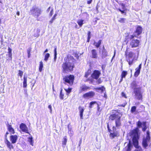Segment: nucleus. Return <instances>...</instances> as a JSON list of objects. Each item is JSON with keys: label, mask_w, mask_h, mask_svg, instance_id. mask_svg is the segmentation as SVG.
Returning a JSON list of instances; mask_svg holds the SVG:
<instances>
[{"label": "nucleus", "mask_w": 151, "mask_h": 151, "mask_svg": "<svg viewBox=\"0 0 151 151\" xmlns=\"http://www.w3.org/2000/svg\"><path fill=\"white\" fill-rule=\"evenodd\" d=\"M65 62L62 65V71L63 72L67 73L73 70L74 67L73 62L74 59L71 55H68L67 58L64 59Z\"/></svg>", "instance_id": "f257e3e1"}, {"label": "nucleus", "mask_w": 151, "mask_h": 151, "mask_svg": "<svg viewBox=\"0 0 151 151\" xmlns=\"http://www.w3.org/2000/svg\"><path fill=\"white\" fill-rule=\"evenodd\" d=\"M130 134L133 137V144L135 147L137 148L134 151H142L141 147L138 145L139 135L137 130V129L132 130Z\"/></svg>", "instance_id": "f03ea898"}, {"label": "nucleus", "mask_w": 151, "mask_h": 151, "mask_svg": "<svg viewBox=\"0 0 151 151\" xmlns=\"http://www.w3.org/2000/svg\"><path fill=\"white\" fill-rule=\"evenodd\" d=\"M128 49V47L127 48V50L125 52L126 54H127L126 57L127 58V61L129 65H132L133 63V61L134 59V57L135 54L132 52H130L128 53H126Z\"/></svg>", "instance_id": "7ed1b4c3"}, {"label": "nucleus", "mask_w": 151, "mask_h": 151, "mask_svg": "<svg viewBox=\"0 0 151 151\" xmlns=\"http://www.w3.org/2000/svg\"><path fill=\"white\" fill-rule=\"evenodd\" d=\"M30 13L34 17H37L41 14L42 11L40 9L34 6L30 9Z\"/></svg>", "instance_id": "20e7f679"}, {"label": "nucleus", "mask_w": 151, "mask_h": 151, "mask_svg": "<svg viewBox=\"0 0 151 151\" xmlns=\"http://www.w3.org/2000/svg\"><path fill=\"white\" fill-rule=\"evenodd\" d=\"M150 132L149 130H147L146 132V135L145 138H144L142 142V145L145 148H146L148 146V143L150 142Z\"/></svg>", "instance_id": "39448f33"}, {"label": "nucleus", "mask_w": 151, "mask_h": 151, "mask_svg": "<svg viewBox=\"0 0 151 151\" xmlns=\"http://www.w3.org/2000/svg\"><path fill=\"white\" fill-rule=\"evenodd\" d=\"M134 94L135 99L138 100H141L142 99V93L141 91V88L133 91Z\"/></svg>", "instance_id": "423d86ee"}, {"label": "nucleus", "mask_w": 151, "mask_h": 151, "mask_svg": "<svg viewBox=\"0 0 151 151\" xmlns=\"http://www.w3.org/2000/svg\"><path fill=\"white\" fill-rule=\"evenodd\" d=\"M142 29L141 27L139 26L136 29V30L134 32L133 35L129 36V39H132L134 37H137L139 36L142 32Z\"/></svg>", "instance_id": "0eeeda50"}, {"label": "nucleus", "mask_w": 151, "mask_h": 151, "mask_svg": "<svg viewBox=\"0 0 151 151\" xmlns=\"http://www.w3.org/2000/svg\"><path fill=\"white\" fill-rule=\"evenodd\" d=\"M138 83L135 80H134L130 84V88L132 89L133 91L141 88V87L138 84Z\"/></svg>", "instance_id": "6e6552de"}, {"label": "nucleus", "mask_w": 151, "mask_h": 151, "mask_svg": "<svg viewBox=\"0 0 151 151\" xmlns=\"http://www.w3.org/2000/svg\"><path fill=\"white\" fill-rule=\"evenodd\" d=\"M130 40V47H135L138 46L139 43V41L137 39H129Z\"/></svg>", "instance_id": "1a4fd4ad"}, {"label": "nucleus", "mask_w": 151, "mask_h": 151, "mask_svg": "<svg viewBox=\"0 0 151 151\" xmlns=\"http://www.w3.org/2000/svg\"><path fill=\"white\" fill-rule=\"evenodd\" d=\"M146 123V122H142L140 121H138L137 122V126L139 128H142V131L143 132H145L147 128Z\"/></svg>", "instance_id": "9d476101"}, {"label": "nucleus", "mask_w": 151, "mask_h": 151, "mask_svg": "<svg viewBox=\"0 0 151 151\" xmlns=\"http://www.w3.org/2000/svg\"><path fill=\"white\" fill-rule=\"evenodd\" d=\"M74 79V76L72 75H70L65 76L64 80L65 82L68 83L70 85H72L73 83Z\"/></svg>", "instance_id": "9b49d317"}, {"label": "nucleus", "mask_w": 151, "mask_h": 151, "mask_svg": "<svg viewBox=\"0 0 151 151\" xmlns=\"http://www.w3.org/2000/svg\"><path fill=\"white\" fill-rule=\"evenodd\" d=\"M121 116L122 115H120L119 113L116 112L115 114H111L109 117V118L111 120H114L115 121L119 119H121Z\"/></svg>", "instance_id": "f8f14e48"}, {"label": "nucleus", "mask_w": 151, "mask_h": 151, "mask_svg": "<svg viewBox=\"0 0 151 151\" xmlns=\"http://www.w3.org/2000/svg\"><path fill=\"white\" fill-rule=\"evenodd\" d=\"M95 93L93 91H90L84 94L83 97L86 99H89L93 97L95 95Z\"/></svg>", "instance_id": "ddd939ff"}, {"label": "nucleus", "mask_w": 151, "mask_h": 151, "mask_svg": "<svg viewBox=\"0 0 151 151\" xmlns=\"http://www.w3.org/2000/svg\"><path fill=\"white\" fill-rule=\"evenodd\" d=\"M19 128L23 132L29 133L28 128L25 124L22 123L20 125Z\"/></svg>", "instance_id": "4468645a"}, {"label": "nucleus", "mask_w": 151, "mask_h": 151, "mask_svg": "<svg viewBox=\"0 0 151 151\" xmlns=\"http://www.w3.org/2000/svg\"><path fill=\"white\" fill-rule=\"evenodd\" d=\"M100 74L101 73L99 71L95 70L91 75V77L93 78L97 79L99 77Z\"/></svg>", "instance_id": "2eb2a0df"}, {"label": "nucleus", "mask_w": 151, "mask_h": 151, "mask_svg": "<svg viewBox=\"0 0 151 151\" xmlns=\"http://www.w3.org/2000/svg\"><path fill=\"white\" fill-rule=\"evenodd\" d=\"M17 138L18 136L16 135H12L10 137V140L12 144H14L16 143Z\"/></svg>", "instance_id": "dca6fc26"}, {"label": "nucleus", "mask_w": 151, "mask_h": 151, "mask_svg": "<svg viewBox=\"0 0 151 151\" xmlns=\"http://www.w3.org/2000/svg\"><path fill=\"white\" fill-rule=\"evenodd\" d=\"M133 146L130 142L127 145L124 149V151H131Z\"/></svg>", "instance_id": "f3484780"}, {"label": "nucleus", "mask_w": 151, "mask_h": 151, "mask_svg": "<svg viewBox=\"0 0 151 151\" xmlns=\"http://www.w3.org/2000/svg\"><path fill=\"white\" fill-rule=\"evenodd\" d=\"M91 58H93L97 59L98 58V55L96 50H92L91 51Z\"/></svg>", "instance_id": "a211bd4d"}, {"label": "nucleus", "mask_w": 151, "mask_h": 151, "mask_svg": "<svg viewBox=\"0 0 151 151\" xmlns=\"http://www.w3.org/2000/svg\"><path fill=\"white\" fill-rule=\"evenodd\" d=\"M142 67V64H140L138 68H137L136 69V71L135 72L134 76L135 77H137L138 75L139 74L140 72V70L141 68Z\"/></svg>", "instance_id": "6ab92c4d"}, {"label": "nucleus", "mask_w": 151, "mask_h": 151, "mask_svg": "<svg viewBox=\"0 0 151 151\" xmlns=\"http://www.w3.org/2000/svg\"><path fill=\"white\" fill-rule=\"evenodd\" d=\"M5 143L6 144L7 147L10 150L13 148V145L12 144L6 139L5 141Z\"/></svg>", "instance_id": "aec40b11"}, {"label": "nucleus", "mask_w": 151, "mask_h": 151, "mask_svg": "<svg viewBox=\"0 0 151 151\" xmlns=\"http://www.w3.org/2000/svg\"><path fill=\"white\" fill-rule=\"evenodd\" d=\"M7 127L8 130L11 133V134H14V130L11 125L8 124Z\"/></svg>", "instance_id": "412c9836"}, {"label": "nucleus", "mask_w": 151, "mask_h": 151, "mask_svg": "<svg viewBox=\"0 0 151 151\" xmlns=\"http://www.w3.org/2000/svg\"><path fill=\"white\" fill-rule=\"evenodd\" d=\"M116 127L117 128H119L121 125V119H119L118 120L115 121Z\"/></svg>", "instance_id": "4be33fe9"}, {"label": "nucleus", "mask_w": 151, "mask_h": 151, "mask_svg": "<svg viewBox=\"0 0 151 151\" xmlns=\"http://www.w3.org/2000/svg\"><path fill=\"white\" fill-rule=\"evenodd\" d=\"M79 110L80 115L81 119H83V113L84 111V109L81 106H79Z\"/></svg>", "instance_id": "5701e85b"}, {"label": "nucleus", "mask_w": 151, "mask_h": 151, "mask_svg": "<svg viewBox=\"0 0 151 151\" xmlns=\"http://www.w3.org/2000/svg\"><path fill=\"white\" fill-rule=\"evenodd\" d=\"M89 88V87H87L86 86H83L81 87V90L80 92H81L82 91H85L87 90Z\"/></svg>", "instance_id": "b1692460"}, {"label": "nucleus", "mask_w": 151, "mask_h": 151, "mask_svg": "<svg viewBox=\"0 0 151 151\" xmlns=\"http://www.w3.org/2000/svg\"><path fill=\"white\" fill-rule=\"evenodd\" d=\"M118 134L116 132H114L113 133H111L110 136L112 138H114L116 137L117 136Z\"/></svg>", "instance_id": "393cba45"}, {"label": "nucleus", "mask_w": 151, "mask_h": 151, "mask_svg": "<svg viewBox=\"0 0 151 151\" xmlns=\"http://www.w3.org/2000/svg\"><path fill=\"white\" fill-rule=\"evenodd\" d=\"M95 89L97 90H96V91L98 92H99V91H100L102 93L105 90V88L104 86H102L101 87L95 88Z\"/></svg>", "instance_id": "a878e982"}, {"label": "nucleus", "mask_w": 151, "mask_h": 151, "mask_svg": "<svg viewBox=\"0 0 151 151\" xmlns=\"http://www.w3.org/2000/svg\"><path fill=\"white\" fill-rule=\"evenodd\" d=\"M67 141V139L66 136L64 137L63 138V139L62 141L63 146V147H65L66 145V144Z\"/></svg>", "instance_id": "bb28decb"}, {"label": "nucleus", "mask_w": 151, "mask_h": 151, "mask_svg": "<svg viewBox=\"0 0 151 151\" xmlns=\"http://www.w3.org/2000/svg\"><path fill=\"white\" fill-rule=\"evenodd\" d=\"M84 20L82 19H79L77 21V23L79 26L80 27H81L82 26L83 24Z\"/></svg>", "instance_id": "cd10ccee"}, {"label": "nucleus", "mask_w": 151, "mask_h": 151, "mask_svg": "<svg viewBox=\"0 0 151 151\" xmlns=\"http://www.w3.org/2000/svg\"><path fill=\"white\" fill-rule=\"evenodd\" d=\"M107 55V53L106 50L104 48V50H103L102 58L103 59L106 58Z\"/></svg>", "instance_id": "c85d7f7f"}, {"label": "nucleus", "mask_w": 151, "mask_h": 151, "mask_svg": "<svg viewBox=\"0 0 151 151\" xmlns=\"http://www.w3.org/2000/svg\"><path fill=\"white\" fill-rule=\"evenodd\" d=\"M27 77L24 76V81L23 82V87L24 88H26L27 86Z\"/></svg>", "instance_id": "c756f323"}, {"label": "nucleus", "mask_w": 151, "mask_h": 151, "mask_svg": "<svg viewBox=\"0 0 151 151\" xmlns=\"http://www.w3.org/2000/svg\"><path fill=\"white\" fill-rule=\"evenodd\" d=\"M101 40H100L97 43L96 42H95L93 43V45H95L96 47L98 48L100 46V45H101Z\"/></svg>", "instance_id": "7c9ffc66"}, {"label": "nucleus", "mask_w": 151, "mask_h": 151, "mask_svg": "<svg viewBox=\"0 0 151 151\" xmlns=\"http://www.w3.org/2000/svg\"><path fill=\"white\" fill-rule=\"evenodd\" d=\"M88 14L86 12L83 13L82 15L83 18L84 19H87L88 17Z\"/></svg>", "instance_id": "2f4dec72"}, {"label": "nucleus", "mask_w": 151, "mask_h": 151, "mask_svg": "<svg viewBox=\"0 0 151 151\" xmlns=\"http://www.w3.org/2000/svg\"><path fill=\"white\" fill-rule=\"evenodd\" d=\"M64 92H63L62 91V89L61 88L60 92V99L62 100H63L64 99Z\"/></svg>", "instance_id": "473e14b6"}, {"label": "nucleus", "mask_w": 151, "mask_h": 151, "mask_svg": "<svg viewBox=\"0 0 151 151\" xmlns=\"http://www.w3.org/2000/svg\"><path fill=\"white\" fill-rule=\"evenodd\" d=\"M57 16V14H55L51 19L49 21V23L51 24L53 22V21L56 19V17Z\"/></svg>", "instance_id": "72a5a7b5"}, {"label": "nucleus", "mask_w": 151, "mask_h": 151, "mask_svg": "<svg viewBox=\"0 0 151 151\" xmlns=\"http://www.w3.org/2000/svg\"><path fill=\"white\" fill-rule=\"evenodd\" d=\"M43 67V63L42 61H41L40 63L39 70L40 72H41L42 68Z\"/></svg>", "instance_id": "f704fd0d"}, {"label": "nucleus", "mask_w": 151, "mask_h": 151, "mask_svg": "<svg viewBox=\"0 0 151 151\" xmlns=\"http://www.w3.org/2000/svg\"><path fill=\"white\" fill-rule=\"evenodd\" d=\"M127 71H123L122 73L121 74V77H122V78H125L126 76L127 75Z\"/></svg>", "instance_id": "c9c22d12"}, {"label": "nucleus", "mask_w": 151, "mask_h": 151, "mask_svg": "<svg viewBox=\"0 0 151 151\" xmlns=\"http://www.w3.org/2000/svg\"><path fill=\"white\" fill-rule=\"evenodd\" d=\"M136 106H133L131 107V111L132 113H134L136 111Z\"/></svg>", "instance_id": "e433bc0d"}, {"label": "nucleus", "mask_w": 151, "mask_h": 151, "mask_svg": "<svg viewBox=\"0 0 151 151\" xmlns=\"http://www.w3.org/2000/svg\"><path fill=\"white\" fill-rule=\"evenodd\" d=\"M50 55L48 53H47L45 55V57L44 58V60L47 62L48 60V59L50 57Z\"/></svg>", "instance_id": "4c0bfd02"}, {"label": "nucleus", "mask_w": 151, "mask_h": 151, "mask_svg": "<svg viewBox=\"0 0 151 151\" xmlns=\"http://www.w3.org/2000/svg\"><path fill=\"white\" fill-rule=\"evenodd\" d=\"M8 56L9 57H10L12 58V49L10 48L9 47L8 48Z\"/></svg>", "instance_id": "58836bf2"}, {"label": "nucleus", "mask_w": 151, "mask_h": 151, "mask_svg": "<svg viewBox=\"0 0 151 151\" xmlns=\"http://www.w3.org/2000/svg\"><path fill=\"white\" fill-rule=\"evenodd\" d=\"M65 90L67 92V94L68 95V94L71 92L72 88H68V89H65Z\"/></svg>", "instance_id": "ea45409f"}, {"label": "nucleus", "mask_w": 151, "mask_h": 151, "mask_svg": "<svg viewBox=\"0 0 151 151\" xmlns=\"http://www.w3.org/2000/svg\"><path fill=\"white\" fill-rule=\"evenodd\" d=\"M91 71L90 70H88V71L85 73V77L86 78H87L88 76L90 75L91 73Z\"/></svg>", "instance_id": "a19ab883"}, {"label": "nucleus", "mask_w": 151, "mask_h": 151, "mask_svg": "<svg viewBox=\"0 0 151 151\" xmlns=\"http://www.w3.org/2000/svg\"><path fill=\"white\" fill-rule=\"evenodd\" d=\"M97 104V103L95 101H92L89 104L90 105L89 106V107L90 108H92V106L95 104Z\"/></svg>", "instance_id": "79ce46f5"}, {"label": "nucleus", "mask_w": 151, "mask_h": 151, "mask_svg": "<svg viewBox=\"0 0 151 151\" xmlns=\"http://www.w3.org/2000/svg\"><path fill=\"white\" fill-rule=\"evenodd\" d=\"M54 59L55 60H56V59L57 58V48H55L54 49Z\"/></svg>", "instance_id": "37998d69"}, {"label": "nucleus", "mask_w": 151, "mask_h": 151, "mask_svg": "<svg viewBox=\"0 0 151 151\" xmlns=\"http://www.w3.org/2000/svg\"><path fill=\"white\" fill-rule=\"evenodd\" d=\"M28 141L30 143V145L32 146L33 145L32 138V137L29 138Z\"/></svg>", "instance_id": "c03bdc74"}, {"label": "nucleus", "mask_w": 151, "mask_h": 151, "mask_svg": "<svg viewBox=\"0 0 151 151\" xmlns=\"http://www.w3.org/2000/svg\"><path fill=\"white\" fill-rule=\"evenodd\" d=\"M125 20V19L123 18H120L118 20V21L121 23H123Z\"/></svg>", "instance_id": "a18cd8bd"}, {"label": "nucleus", "mask_w": 151, "mask_h": 151, "mask_svg": "<svg viewBox=\"0 0 151 151\" xmlns=\"http://www.w3.org/2000/svg\"><path fill=\"white\" fill-rule=\"evenodd\" d=\"M37 35H35L34 36L35 37H38L40 35H39V33L40 32V30L39 29H37Z\"/></svg>", "instance_id": "49530a36"}, {"label": "nucleus", "mask_w": 151, "mask_h": 151, "mask_svg": "<svg viewBox=\"0 0 151 151\" xmlns=\"http://www.w3.org/2000/svg\"><path fill=\"white\" fill-rule=\"evenodd\" d=\"M68 134L70 136H73V131H71L70 130H69L68 131Z\"/></svg>", "instance_id": "de8ad7c7"}, {"label": "nucleus", "mask_w": 151, "mask_h": 151, "mask_svg": "<svg viewBox=\"0 0 151 151\" xmlns=\"http://www.w3.org/2000/svg\"><path fill=\"white\" fill-rule=\"evenodd\" d=\"M19 73H18V74L21 77H22L23 74V72L20 70H19Z\"/></svg>", "instance_id": "09e8293b"}, {"label": "nucleus", "mask_w": 151, "mask_h": 151, "mask_svg": "<svg viewBox=\"0 0 151 151\" xmlns=\"http://www.w3.org/2000/svg\"><path fill=\"white\" fill-rule=\"evenodd\" d=\"M53 14V9H52L49 14V16L50 17L52 16Z\"/></svg>", "instance_id": "8fccbe9b"}, {"label": "nucleus", "mask_w": 151, "mask_h": 151, "mask_svg": "<svg viewBox=\"0 0 151 151\" xmlns=\"http://www.w3.org/2000/svg\"><path fill=\"white\" fill-rule=\"evenodd\" d=\"M122 96L124 97V98H127V97H126V94H125L124 93V92H122Z\"/></svg>", "instance_id": "3c124183"}, {"label": "nucleus", "mask_w": 151, "mask_h": 151, "mask_svg": "<svg viewBox=\"0 0 151 151\" xmlns=\"http://www.w3.org/2000/svg\"><path fill=\"white\" fill-rule=\"evenodd\" d=\"M126 104H127V103H124V104H120L119 106L124 107L125 106H126Z\"/></svg>", "instance_id": "603ef678"}, {"label": "nucleus", "mask_w": 151, "mask_h": 151, "mask_svg": "<svg viewBox=\"0 0 151 151\" xmlns=\"http://www.w3.org/2000/svg\"><path fill=\"white\" fill-rule=\"evenodd\" d=\"M48 108L49 109H50V112H51L52 111L51 106L50 105H49V106H48Z\"/></svg>", "instance_id": "864d4df0"}, {"label": "nucleus", "mask_w": 151, "mask_h": 151, "mask_svg": "<svg viewBox=\"0 0 151 151\" xmlns=\"http://www.w3.org/2000/svg\"><path fill=\"white\" fill-rule=\"evenodd\" d=\"M24 93L27 96V91L26 89H24Z\"/></svg>", "instance_id": "5fc2aeb1"}, {"label": "nucleus", "mask_w": 151, "mask_h": 151, "mask_svg": "<svg viewBox=\"0 0 151 151\" xmlns=\"http://www.w3.org/2000/svg\"><path fill=\"white\" fill-rule=\"evenodd\" d=\"M31 49L30 48H29L27 50V53L28 54H29L30 51Z\"/></svg>", "instance_id": "6e6d98bb"}, {"label": "nucleus", "mask_w": 151, "mask_h": 151, "mask_svg": "<svg viewBox=\"0 0 151 151\" xmlns=\"http://www.w3.org/2000/svg\"><path fill=\"white\" fill-rule=\"evenodd\" d=\"M121 5H122V9H124L125 7V5L123 3L121 4Z\"/></svg>", "instance_id": "4d7b16f0"}, {"label": "nucleus", "mask_w": 151, "mask_h": 151, "mask_svg": "<svg viewBox=\"0 0 151 151\" xmlns=\"http://www.w3.org/2000/svg\"><path fill=\"white\" fill-rule=\"evenodd\" d=\"M107 127L108 129V130H109V132H110V131H111V130L110 129V128H109V125L108 124L107 125Z\"/></svg>", "instance_id": "13d9d810"}, {"label": "nucleus", "mask_w": 151, "mask_h": 151, "mask_svg": "<svg viewBox=\"0 0 151 151\" xmlns=\"http://www.w3.org/2000/svg\"><path fill=\"white\" fill-rule=\"evenodd\" d=\"M97 104V110L99 111H99V109H100V107L99 106V105L98 104Z\"/></svg>", "instance_id": "bf43d9fd"}, {"label": "nucleus", "mask_w": 151, "mask_h": 151, "mask_svg": "<svg viewBox=\"0 0 151 151\" xmlns=\"http://www.w3.org/2000/svg\"><path fill=\"white\" fill-rule=\"evenodd\" d=\"M102 70H105V66H104V65H102Z\"/></svg>", "instance_id": "052dcab7"}, {"label": "nucleus", "mask_w": 151, "mask_h": 151, "mask_svg": "<svg viewBox=\"0 0 151 151\" xmlns=\"http://www.w3.org/2000/svg\"><path fill=\"white\" fill-rule=\"evenodd\" d=\"M97 82L98 84H99L101 82V80L100 79H99L97 81Z\"/></svg>", "instance_id": "680f3d73"}, {"label": "nucleus", "mask_w": 151, "mask_h": 151, "mask_svg": "<svg viewBox=\"0 0 151 151\" xmlns=\"http://www.w3.org/2000/svg\"><path fill=\"white\" fill-rule=\"evenodd\" d=\"M91 1H92V0H89V1H87V3L88 4H91Z\"/></svg>", "instance_id": "e2e57ef3"}, {"label": "nucleus", "mask_w": 151, "mask_h": 151, "mask_svg": "<svg viewBox=\"0 0 151 151\" xmlns=\"http://www.w3.org/2000/svg\"><path fill=\"white\" fill-rule=\"evenodd\" d=\"M50 7H49L48 8V9H47V12H49V11H50Z\"/></svg>", "instance_id": "0e129e2a"}, {"label": "nucleus", "mask_w": 151, "mask_h": 151, "mask_svg": "<svg viewBox=\"0 0 151 151\" xmlns=\"http://www.w3.org/2000/svg\"><path fill=\"white\" fill-rule=\"evenodd\" d=\"M81 142H82V139H81L79 142V146H80V145H81Z\"/></svg>", "instance_id": "69168bd1"}, {"label": "nucleus", "mask_w": 151, "mask_h": 151, "mask_svg": "<svg viewBox=\"0 0 151 151\" xmlns=\"http://www.w3.org/2000/svg\"><path fill=\"white\" fill-rule=\"evenodd\" d=\"M113 130L114 131H116V128L114 126L113 127Z\"/></svg>", "instance_id": "338daca9"}, {"label": "nucleus", "mask_w": 151, "mask_h": 151, "mask_svg": "<svg viewBox=\"0 0 151 151\" xmlns=\"http://www.w3.org/2000/svg\"><path fill=\"white\" fill-rule=\"evenodd\" d=\"M48 50L47 49H46L45 50V51H44V54L45 53V52H47V51H48Z\"/></svg>", "instance_id": "774afa93"}]
</instances>
